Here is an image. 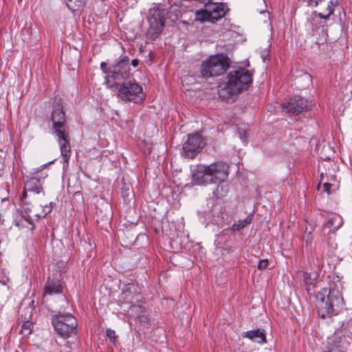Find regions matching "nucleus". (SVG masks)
I'll use <instances>...</instances> for the list:
<instances>
[{
  "mask_svg": "<svg viewBox=\"0 0 352 352\" xmlns=\"http://www.w3.org/2000/svg\"><path fill=\"white\" fill-rule=\"evenodd\" d=\"M252 75L245 69L232 71L227 75V81L219 86L220 98L228 100L246 90L252 83Z\"/></svg>",
  "mask_w": 352,
  "mask_h": 352,
  "instance_id": "f257e3e1",
  "label": "nucleus"
},
{
  "mask_svg": "<svg viewBox=\"0 0 352 352\" xmlns=\"http://www.w3.org/2000/svg\"><path fill=\"white\" fill-rule=\"evenodd\" d=\"M320 10H321V12H323L324 10H325V9L327 8V4H325L324 6H319Z\"/></svg>",
  "mask_w": 352,
  "mask_h": 352,
  "instance_id": "c756f323",
  "label": "nucleus"
},
{
  "mask_svg": "<svg viewBox=\"0 0 352 352\" xmlns=\"http://www.w3.org/2000/svg\"><path fill=\"white\" fill-rule=\"evenodd\" d=\"M100 67L106 74V83L111 89L118 88L122 81L129 76V60L126 56L120 57L119 60L109 67H107L105 62H102Z\"/></svg>",
  "mask_w": 352,
  "mask_h": 352,
  "instance_id": "423d86ee",
  "label": "nucleus"
},
{
  "mask_svg": "<svg viewBox=\"0 0 352 352\" xmlns=\"http://www.w3.org/2000/svg\"><path fill=\"white\" fill-rule=\"evenodd\" d=\"M67 7L73 12L80 10L84 6L85 0H65Z\"/></svg>",
  "mask_w": 352,
  "mask_h": 352,
  "instance_id": "aec40b11",
  "label": "nucleus"
},
{
  "mask_svg": "<svg viewBox=\"0 0 352 352\" xmlns=\"http://www.w3.org/2000/svg\"><path fill=\"white\" fill-rule=\"evenodd\" d=\"M140 298V294L136 292L135 286L133 284H129L120 296V307L129 318L146 324L148 322V318L145 314V309L142 305Z\"/></svg>",
  "mask_w": 352,
  "mask_h": 352,
  "instance_id": "f03ea898",
  "label": "nucleus"
},
{
  "mask_svg": "<svg viewBox=\"0 0 352 352\" xmlns=\"http://www.w3.org/2000/svg\"><path fill=\"white\" fill-rule=\"evenodd\" d=\"M251 221V218L247 217L243 220H239L232 226V229L234 231H238L245 227Z\"/></svg>",
  "mask_w": 352,
  "mask_h": 352,
  "instance_id": "4be33fe9",
  "label": "nucleus"
},
{
  "mask_svg": "<svg viewBox=\"0 0 352 352\" xmlns=\"http://www.w3.org/2000/svg\"><path fill=\"white\" fill-rule=\"evenodd\" d=\"M107 336L108 337V338L109 339V340L112 342H114L116 341V331L114 330H112V329H107Z\"/></svg>",
  "mask_w": 352,
  "mask_h": 352,
  "instance_id": "b1692460",
  "label": "nucleus"
},
{
  "mask_svg": "<svg viewBox=\"0 0 352 352\" xmlns=\"http://www.w3.org/2000/svg\"><path fill=\"white\" fill-rule=\"evenodd\" d=\"M118 97L123 100L139 102L145 98L142 86L136 82H122L118 87Z\"/></svg>",
  "mask_w": 352,
  "mask_h": 352,
  "instance_id": "9b49d317",
  "label": "nucleus"
},
{
  "mask_svg": "<svg viewBox=\"0 0 352 352\" xmlns=\"http://www.w3.org/2000/svg\"><path fill=\"white\" fill-rule=\"evenodd\" d=\"M47 164H43V165L41 166L39 168L34 169V173H37L38 171H40V170H41L43 168H44L47 166Z\"/></svg>",
  "mask_w": 352,
  "mask_h": 352,
  "instance_id": "cd10ccee",
  "label": "nucleus"
},
{
  "mask_svg": "<svg viewBox=\"0 0 352 352\" xmlns=\"http://www.w3.org/2000/svg\"><path fill=\"white\" fill-rule=\"evenodd\" d=\"M228 11L227 6L223 3L208 1L205 3L204 8L195 12V19L200 22H216L223 18Z\"/></svg>",
  "mask_w": 352,
  "mask_h": 352,
  "instance_id": "6e6552de",
  "label": "nucleus"
},
{
  "mask_svg": "<svg viewBox=\"0 0 352 352\" xmlns=\"http://www.w3.org/2000/svg\"><path fill=\"white\" fill-rule=\"evenodd\" d=\"M56 331L63 337H69L76 333L77 321L73 315L67 313L58 314L52 320Z\"/></svg>",
  "mask_w": 352,
  "mask_h": 352,
  "instance_id": "9d476101",
  "label": "nucleus"
},
{
  "mask_svg": "<svg viewBox=\"0 0 352 352\" xmlns=\"http://www.w3.org/2000/svg\"><path fill=\"white\" fill-rule=\"evenodd\" d=\"M218 185L213 191V195L215 198H221L227 195L229 191L228 185L225 182H217Z\"/></svg>",
  "mask_w": 352,
  "mask_h": 352,
  "instance_id": "6ab92c4d",
  "label": "nucleus"
},
{
  "mask_svg": "<svg viewBox=\"0 0 352 352\" xmlns=\"http://www.w3.org/2000/svg\"><path fill=\"white\" fill-rule=\"evenodd\" d=\"M149 32L152 34L158 35L163 30L165 22V10L155 6L149 10L148 16Z\"/></svg>",
  "mask_w": 352,
  "mask_h": 352,
  "instance_id": "f8f14e48",
  "label": "nucleus"
},
{
  "mask_svg": "<svg viewBox=\"0 0 352 352\" xmlns=\"http://www.w3.org/2000/svg\"><path fill=\"white\" fill-rule=\"evenodd\" d=\"M228 176V166L222 162L209 165H198L192 175V181L196 185L205 186L225 182Z\"/></svg>",
  "mask_w": 352,
  "mask_h": 352,
  "instance_id": "7ed1b4c3",
  "label": "nucleus"
},
{
  "mask_svg": "<svg viewBox=\"0 0 352 352\" xmlns=\"http://www.w3.org/2000/svg\"><path fill=\"white\" fill-rule=\"evenodd\" d=\"M305 281L306 282V283H309V282H308V280H306V279H305Z\"/></svg>",
  "mask_w": 352,
  "mask_h": 352,
  "instance_id": "72a5a7b5",
  "label": "nucleus"
},
{
  "mask_svg": "<svg viewBox=\"0 0 352 352\" xmlns=\"http://www.w3.org/2000/svg\"><path fill=\"white\" fill-rule=\"evenodd\" d=\"M50 204H52V203H50ZM52 208L51 205H50V206L45 205L43 207V212L41 213L38 214V213H36V211L27 208V209H28L30 210V212L32 214V216L37 217H45L48 213H50L51 212Z\"/></svg>",
  "mask_w": 352,
  "mask_h": 352,
  "instance_id": "412c9836",
  "label": "nucleus"
},
{
  "mask_svg": "<svg viewBox=\"0 0 352 352\" xmlns=\"http://www.w3.org/2000/svg\"><path fill=\"white\" fill-rule=\"evenodd\" d=\"M243 337L247 338L249 340L258 344L266 342L265 334L263 330L259 329L244 332L243 333Z\"/></svg>",
  "mask_w": 352,
  "mask_h": 352,
  "instance_id": "dca6fc26",
  "label": "nucleus"
},
{
  "mask_svg": "<svg viewBox=\"0 0 352 352\" xmlns=\"http://www.w3.org/2000/svg\"><path fill=\"white\" fill-rule=\"evenodd\" d=\"M268 265V260L267 259H262L259 261L258 264V269L260 270H265Z\"/></svg>",
  "mask_w": 352,
  "mask_h": 352,
  "instance_id": "393cba45",
  "label": "nucleus"
},
{
  "mask_svg": "<svg viewBox=\"0 0 352 352\" xmlns=\"http://www.w3.org/2000/svg\"><path fill=\"white\" fill-rule=\"evenodd\" d=\"M62 292V285L58 280H48L44 288L43 295L58 294Z\"/></svg>",
  "mask_w": 352,
  "mask_h": 352,
  "instance_id": "f3484780",
  "label": "nucleus"
},
{
  "mask_svg": "<svg viewBox=\"0 0 352 352\" xmlns=\"http://www.w3.org/2000/svg\"><path fill=\"white\" fill-rule=\"evenodd\" d=\"M47 177V174H45V175L43 176V178H45V177Z\"/></svg>",
  "mask_w": 352,
  "mask_h": 352,
  "instance_id": "473e14b6",
  "label": "nucleus"
},
{
  "mask_svg": "<svg viewBox=\"0 0 352 352\" xmlns=\"http://www.w3.org/2000/svg\"><path fill=\"white\" fill-rule=\"evenodd\" d=\"M204 142L200 134L196 133L188 135L183 144V153L188 158H194L204 146Z\"/></svg>",
  "mask_w": 352,
  "mask_h": 352,
  "instance_id": "ddd939ff",
  "label": "nucleus"
},
{
  "mask_svg": "<svg viewBox=\"0 0 352 352\" xmlns=\"http://www.w3.org/2000/svg\"><path fill=\"white\" fill-rule=\"evenodd\" d=\"M305 78L308 80L309 81L310 79H311V76L309 75H307V74H305Z\"/></svg>",
  "mask_w": 352,
  "mask_h": 352,
  "instance_id": "7c9ffc66",
  "label": "nucleus"
},
{
  "mask_svg": "<svg viewBox=\"0 0 352 352\" xmlns=\"http://www.w3.org/2000/svg\"><path fill=\"white\" fill-rule=\"evenodd\" d=\"M337 6V1H329L325 10L320 12L314 11L309 18V23L311 28L312 32L314 33L320 30V33L324 40H326L327 37V28L322 19H328L333 13Z\"/></svg>",
  "mask_w": 352,
  "mask_h": 352,
  "instance_id": "1a4fd4ad",
  "label": "nucleus"
},
{
  "mask_svg": "<svg viewBox=\"0 0 352 352\" xmlns=\"http://www.w3.org/2000/svg\"><path fill=\"white\" fill-rule=\"evenodd\" d=\"M28 192L34 195L43 192L44 195L40 179L36 177H32L26 182L22 195L23 201L26 199Z\"/></svg>",
  "mask_w": 352,
  "mask_h": 352,
  "instance_id": "2eb2a0df",
  "label": "nucleus"
},
{
  "mask_svg": "<svg viewBox=\"0 0 352 352\" xmlns=\"http://www.w3.org/2000/svg\"><path fill=\"white\" fill-rule=\"evenodd\" d=\"M261 58L263 60H265L270 56V51L268 49H265L263 52H261Z\"/></svg>",
  "mask_w": 352,
  "mask_h": 352,
  "instance_id": "a878e982",
  "label": "nucleus"
},
{
  "mask_svg": "<svg viewBox=\"0 0 352 352\" xmlns=\"http://www.w3.org/2000/svg\"><path fill=\"white\" fill-rule=\"evenodd\" d=\"M139 64V60L138 59H133L132 61H131V65L135 67L138 65Z\"/></svg>",
  "mask_w": 352,
  "mask_h": 352,
  "instance_id": "c85d7f7f",
  "label": "nucleus"
},
{
  "mask_svg": "<svg viewBox=\"0 0 352 352\" xmlns=\"http://www.w3.org/2000/svg\"><path fill=\"white\" fill-rule=\"evenodd\" d=\"M53 133L58 139L61 154L65 161L70 157V145L67 140V130L65 124V115L60 103L53 108L51 116Z\"/></svg>",
  "mask_w": 352,
  "mask_h": 352,
  "instance_id": "20e7f679",
  "label": "nucleus"
},
{
  "mask_svg": "<svg viewBox=\"0 0 352 352\" xmlns=\"http://www.w3.org/2000/svg\"><path fill=\"white\" fill-rule=\"evenodd\" d=\"M323 187L324 188V191L328 194L329 195L330 194V187H331V184L329 183H324L323 184Z\"/></svg>",
  "mask_w": 352,
  "mask_h": 352,
  "instance_id": "bb28decb",
  "label": "nucleus"
},
{
  "mask_svg": "<svg viewBox=\"0 0 352 352\" xmlns=\"http://www.w3.org/2000/svg\"><path fill=\"white\" fill-rule=\"evenodd\" d=\"M343 223L342 217L336 213L330 214L328 216V220L326 224L331 231H335L339 229Z\"/></svg>",
  "mask_w": 352,
  "mask_h": 352,
  "instance_id": "a211bd4d",
  "label": "nucleus"
},
{
  "mask_svg": "<svg viewBox=\"0 0 352 352\" xmlns=\"http://www.w3.org/2000/svg\"><path fill=\"white\" fill-rule=\"evenodd\" d=\"M228 67L229 63L225 56L212 55L202 62L200 73L204 78L217 76L225 73Z\"/></svg>",
  "mask_w": 352,
  "mask_h": 352,
  "instance_id": "0eeeda50",
  "label": "nucleus"
},
{
  "mask_svg": "<svg viewBox=\"0 0 352 352\" xmlns=\"http://www.w3.org/2000/svg\"><path fill=\"white\" fill-rule=\"evenodd\" d=\"M327 290L317 295L316 307L319 314L324 318L326 315H336L344 308L342 295L336 288H331L326 296Z\"/></svg>",
  "mask_w": 352,
  "mask_h": 352,
  "instance_id": "39448f33",
  "label": "nucleus"
},
{
  "mask_svg": "<svg viewBox=\"0 0 352 352\" xmlns=\"http://www.w3.org/2000/svg\"><path fill=\"white\" fill-rule=\"evenodd\" d=\"M311 105V102L307 99L299 96H294L291 98L287 104H282L281 107L285 112L298 114L304 111H308Z\"/></svg>",
  "mask_w": 352,
  "mask_h": 352,
  "instance_id": "4468645a",
  "label": "nucleus"
},
{
  "mask_svg": "<svg viewBox=\"0 0 352 352\" xmlns=\"http://www.w3.org/2000/svg\"><path fill=\"white\" fill-rule=\"evenodd\" d=\"M31 216H29L28 217H25V219L28 222H29L30 224H32V222L30 221Z\"/></svg>",
  "mask_w": 352,
  "mask_h": 352,
  "instance_id": "2f4dec72",
  "label": "nucleus"
},
{
  "mask_svg": "<svg viewBox=\"0 0 352 352\" xmlns=\"http://www.w3.org/2000/svg\"><path fill=\"white\" fill-rule=\"evenodd\" d=\"M32 323L29 321L24 322L21 327V333L23 336H28L32 332Z\"/></svg>",
  "mask_w": 352,
  "mask_h": 352,
  "instance_id": "5701e85b",
  "label": "nucleus"
}]
</instances>
